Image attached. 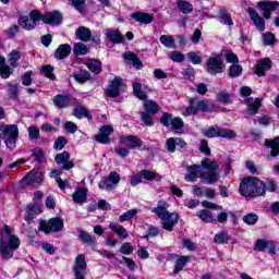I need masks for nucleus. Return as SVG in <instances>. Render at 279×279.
Masks as SVG:
<instances>
[{
	"label": "nucleus",
	"mask_w": 279,
	"mask_h": 279,
	"mask_svg": "<svg viewBox=\"0 0 279 279\" xmlns=\"http://www.w3.org/2000/svg\"><path fill=\"white\" fill-rule=\"evenodd\" d=\"M169 203L165 201H159L157 207L151 209V213H155L159 219H161V225L163 230L168 232H172L173 228H175L178 221L180 220V216L178 213H169Z\"/></svg>",
	"instance_id": "f257e3e1"
},
{
	"label": "nucleus",
	"mask_w": 279,
	"mask_h": 279,
	"mask_svg": "<svg viewBox=\"0 0 279 279\" xmlns=\"http://www.w3.org/2000/svg\"><path fill=\"white\" fill-rule=\"evenodd\" d=\"M4 232L8 234V241L0 240V256L3 260H10L13 258L15 250L21 247V240L14 233V229L10 226L4 225Z\"/></svg>",
	"instance_id": "f03ea898"
},
{
	"label": "nucleus",
	"mask_w": 279,
	"mask_h": 279,
	"mask_svg": "<svg viewBox=\"0 0 279 279\" xmlns=\"http://www.w3.org/2000/svg\"><path fill=\"white\" fill-rule=\"evenodd\" d=\"M242 197H260L265 195V182L256 177H246L240 183Z\"/></svg>",
	"instance_id": "7ed1b4c3"
},
{
	"label": "nucleus",
	"mask_w": 279,
	"mask_h": 279,
	"mask_svg": "<svg viewBox=\"0 0 279 279\" xmlns=\"http://www.w3.org/2000/svg\"><path fill=\"white\" fill-rule=\"evenodd\" d=\"M201 169H205V172L201 173V180H204L207 184H215L219 182V163L210 158H204L201 161Z\"/></svg>",
	"instance_id": "20e7f679"
},
{
	"label": "nucleus",
	"mask_w": 279,
	"mask_h": 279,
	"mask_svg": "<svg viewBox=\"0 0 279 279\" xmlns=\"http://www.w3.org/2000/svg\"><path fill=\"white\" fill-rule=\"evenodd\" d=\"M0 138H3L5 146L10 151H14L19 141V126L16 124L1 125Z\"/></svg>",
	"instance_id": "39448f33"
},
{
	"label": "nucleus",
	"mask_w": 279,
	"mask_h": 279,
	"mask_svg": "<svg viewBox=\"0 0 279 279\" xmlns=\"http://www.w3.org/2000/svg\"><path fill=\"white\" fill-rule=\"evenodd\" d=\"M40 11L32 10L28 16H21L19 20V25L26 32H32V29H36L39 21H40Z\"/></svg>",
	"instance_id": "423d86ee"
},
{
	"label": "nucleus",
	"mask_w": 279,
	"mask_h": 279,
	"mask_svg": "<svg viewBox=\"0 0 279 279\" xmlns=\"http://www.w3.org/2000/svg\"><path fill=\"white\" fill-rule=\"evenodd\" d=\"M38 230L45 234L62 232V230H64V221L62 218H51L48 222L40 220Z\"/></svg>",
	"instance_id": "0eeeda50"
},
{
	"label": "nucleus",
	"mask_w": 279,
	"mask_h": 279,
	"mask_svg": "<svg viewBox=\"0 0 279 279\" xmlns=\"http://www.w3.org/2000/svg\"><path fill=\"white\" fill-rule=\"evenodd\" d=\"M43 180H45V175L39 170H32L26 173V175L22 179L21 184L23 186H32V189H38L43 184Z\"/></svg>",
	"instance_id": "6e6552de"
},
{
	"label": "nucleus",
	"mask_w": 279,
	"mask_h": 279,
	"mask_svg": "<svg viewBox=\"0 0 279 279\" xmlns=\"http://www.w3.org/2000/svg\"><path fill=\"white\" fill-rule=\"evenodd\" d=\"M119 182H121V175L117 171H111L107 178L100 180L98 187L110 193V191H114L119 186Z\"/></svg>",
	"instance_id": "1a4fd4ad"
},
{
	"label": "nucleus",
	"mask_w": 279,
	"mask_h": 279,
	"mask_svg": "<svg viewBox=\"0 0 279 279\" xmlns=\"http://www.w3.org/2000/svg\"><path fill=\"white\" fill-rule=\"evenodd\" d=\"M226 64L221 60V56L211 54L207 60V73H223Z\"/></svg>",
	"instance_id": "9d476101"
},
{
	"label": "nucleus",
	"mask_w": 279,
	"mask_h": 279,
	"mask_svg": "<svg viewBox=\"0 0 279 279\" xmlns=\"http://www.w3.org/2000/svg\"><path fill=\"white\" fill-rule=\"evenodd\" d=\"M86 256L84 254L77 255L73 266L74 279H86Z\"/></svg>",
	"instance_id": "9b49d317"
},
{
	"label": "nucleus",
	"mask_w": 279,
	"mask_h": 279,
	"mask_svg": "<svg viewBox=\"0 0 279 279\" xmlns=\"http://www.w3.org/2000/svg\"><path fill=\"white\" fill-rule=\"evenodd\" d=\"M40 21L46 25H61L62 24V13L60 11H51L46 13H40Z\"/></svg>",
	"instance_id": "f8f14e48"
},
{
	"label": "nucleus",
	"mask_w": 279,
	"mask_h": 279,
	"mask_svg": "<svg viewBox=\"0 0 279 279\" xmlns=\"http://www.w3.org/2000/svg\"><path fill=\"white\" fill-rule=\"evenodd\" d=\"M54 161L57 162V165L61 166V169H63V171H71V169L75 167V163L71 161V155L69 154V151L58 154L54 157Z\"/></svg>",
	"instance_id": "ddd939ff"
},
{
	"label": "nucleus",
	"mask_w": 279,
	"mask_h": 279,
	"mask_svg": "<svg viewBox=\"0 0 279 279\" xmlns=\"http://www.w3.org/2000/svg\"><path fill=\"white\" fill-rule=\"evenodd\" d=\"M123 88H125L123 78L116 77L107 88V95L111 98L119 97V95L121 94V89Z\"/></svg>",
	"instance_id": "4468645a"
},
{
	"label": "nucleus",
	"mask_w": 279,
	"mask_h": 279,
	"mask_svg": "<svg viewBox=\"0 0 279 279\" xmlns=\"http://www.w3.org/2000/svg\"><path fill=\"white\" fill-rule=\"evenodd\" d=\"M120 143L128 147V149H136L137 147H143V140L134 135L121 136Z\"/></svg>",
	"instance_id": "2eb2a0df"
},
{
	"label": "nucleus",
	"mask_w": 279,
	"mask_h": 279,
	"mask_svg": "<svg viewBox=\"0 0 279 279\" xmlns=\"http://www.w3.org/2000/svg\"><path fill=\"white\" fill-rule=\"evenodd\" d=\"M246 12L253 21V24L255 25L256 29L259 32H265V20L254 10V8H247Z\"/></svg>",
	"instance_id": "dca6fc26"
},
{
	"label": "nucleus",
	"mask_w": 279,
	"mask_h": 279,
	"mask_svg": "<svg viewBox=\"0 0 279 279\" xmlns=\"http://www.w3.org/2000/svg\"><path fill=\"white\" fill-rule=\"evenodd\" d=\"M257 5L263 11L264 19H271V12L278 8V1H260Z\"/></svg>",
	"instance_id": "f3484780"
},
{
	"label": "nucleus",
	"mask_w": 279,
	"mask_h": 279,
	"mask_svg": "<svg viewBox=\"0 0 279 279\" xmlns=\"http://www.w3.org/2000/svg\"><path fill=\"white\" fill-rule=\"evenodd\" d=\"M52 101L56 108L64 109L71 106V101H73V97L69 94H58L57 96L53 97Z\"/></svg>",
	"instance_id": "a211bd4d"
},
{
	"label": "nucleus",
	"mask_w": 279,
	"mask_h": 279,
	"mask_svg": "<svg viewBox=\"0 0 279 279\" xmlns=\"http://www.w3.org/2000/svg\"><path fill=\"white\" fill-rule=\"evenodd\" d=\"M186 170L187 174L184 177L186 182H196L197 178H202L201 175L204 173L202 166L198 165L189 166Z\"/></svg>",
	"instance_id": "6ab92c4d"
},
{
	"label": "nucleus",
	"mask_w": 279,
	"mask_h": 279,
	"mask_svg": "<svg viewBox=\"0 0 279 279\" xmlns=\"http://www.w3.org/2000/svg\"><path fill=\"white\" fill-rule=\"evenodd\" d=\"M113 130L110 125H104L100 128V134L96 135L95 138L97 143H102V145H108L110 143V134Z\"/></svg>",
	"instance_id": "aec40b11"
},
{
	"label": "nucleus",
	"mask_w": 279,
	"mask_h": 279,
	"mask_svg": "<svg viewBox=\"0 0 279 279\" xmlns=\"http://www.w3.org/2000/svg\"><path fill=\"white\" fill-rule=\"evenodd\" d=\"M71 56V46L69 44H62L54 51L56 60H66Z\"/></svg>",
	"instance_id": "412c9836"
},
{
	"label": "nucleus",
	"mask_w": 279,
	"mask_h": 279,
	"mask_svg": "<svg viewBox=\"0 0 279 279\" xmlns=\"http://www.w3.org/2000/svg\"><path fill=\"white\" fill-rule=\"evenodd\" d=\"M269 69H271V60L265 58L256 64L255 73L258 75V77H263L265 72L269 71Z\"/></svg>",
	"instance_id": "4be33fe9"
},
{
	"label": "nucleus",
	"mask_w": 279,
	"mask_h": 279,
	"mask_svg": "<svg viewBox=\"0 0 279 279\" xmlns=\"http://www.w3.org/2000/svg\"><path fill=\"white\" fill-rule=\"evenodd\" d=\"M131 17L134 19L137 23H141L142 25H149L150 23H154V15L143 12H136L131 15Z\"/></svg>",
	"instance_id": "5701e85b"
},
{
	"label": "nucleus",
	"mask_w": 279,
	"mask_h": 279,
	"mask_svg": "<svg viewBox=\"0 0 279 279\" xmlns=\"http://www.w3.org/2000/svg\"><path fill=\"white\" fill-rule=\"evenodd\" d=\"M105 36L110 40V43H113L114 45H119V43H123V36L121 33L117 29L108 28L105 31Z\"/></svg>",
	"instance_id": "b1692460"
},
{
	"label": "nucleus",
	"mask_w": 279,
	"mask_h": 279,
	"mask_svg": "<svg viewBox=\"0 0 279 279\" xmlns=\"http://www.w3.org/2000/svg\"><path fill=\"white\" fill-rule=\"evenodd\" d=\"M123 59L126 60L128 62H133V66L137 71H141V69H143V62L138 60V56H136V53L132 51L124 52Z\"/></svg>",
	"instance_id": "393cba45"
},
{
	"label": "nucleus",
	"mask_w": 279,
	"mask_h": 279,
	"mask_svg": "<svg viewBox=\"0 0 279 279\" xmlns=\"http://www.w3.org/2000/svg\"><path fill=\"white\" fill-rule=\"evenodd\" d=\"M265 145L268 147V149H270L271 158L279 156V136L275 137L274 140H266Z\"/></svg>",
	"instance_id": "a878e982"
},
{
	"label": "nucleus",
	"mask_w": 279,
	"mask_h": 279,
	"mask_svg": "<svg viewBox=\"0 0 279 279\" xmlns=\"http://www.w3.org/2000/svg\"><path fill=\"white\" fill-rule=\"evenodd\" d=\"M75 34L76 38L82 40V43H88L90 40V36H93V33L89 31V28L85 26H80Z\"/></svg>",
	"instance_id": "bb28decb"
},
{
	"label": "nucleus",
	"mask_w": 279,
	"mask_h": 279,
	"mask_svg": "<svg viewBox=\"0 0 279 279\" xmlns=\"http://www.w3.org/2000/svg\"><path fill=\"white\" fill-rule=\"evenodd\" d=\"M109 228L111 229V232H114V234H117L120 239H128V236H130V234H128V230H125L124 227L119 223L111 222Z\"/></svg>",
	"instance_id": "cd10ccee"
},
{
	"label": "nucleus",
	"mask_w": 279,
	"mask_h": 279,
	"mask_svg": "<svg viewBox=\"0 0 279 279\" xmlns=\"http://www.w3.org/2000/svg\"><path fill=\"white\" fill-rule=\"evenodd\" d=\"M143 106L144 110H146L145 112H148L150 114H158V112H160V106H158L157 101L145 100Z\"/></svg>",
	"instance_id": "c85d7f7f"
},
{
	"label": "nucleus",
	"mask_w": 279,
	"mask_h": 279,
	"mask_svg": "<svg viewBox=\"0 0 279 279\" xmlns=\"http://www.w3.org/2000/svg\"><path fill=\"white\" fill-rule=\"evenodd\" d=\"M250 99H252V98H245L244 102L247 106L248 113L252 117H254V114H258V108H260L262 102H260V100L258 98H256L254 102L250 104Z\"/></svg>",
	"instance_id": "c756f323"
},
{
	"label": "nucleus",
	"mask_w": 279,
	"mask_h": 279,
	"mask_svg": "<svg viewBox=\"0 0 279 279\" xmlns=\"http://www.w3.org/2000/svg\"><path fill=\"white\" fill-rule=\"evenodd\" d=\"M86 66L92 71V73H95L96 75H99L101 73V61L98 59H88L86 61Z\"/></svg>",
	"instance_id": "7c9ffc66"
},
{
	"label": "nucleus",
	"mask_w": 279,
	"mask_h": 279,
	"mask_svg": "<svg viewBox=\"0 0 279 279\" xmlns=\"http://www.w3.org/2000/svg\"><path fill=\"white\" fill-rule=\"evenodd\" d=\"M73 114H74V117H76V119H84V117L86 119H93V116H90V113H88V109L81 105H77L74 108Z\"/></svg>",
	"instance_id": "2f4dec72"
},
{
	"label": "nucleus",
	"mask_w": 279,
	"mask_h": 279,
	"mask_svg": "<svg viewBox=\"0 0 279 279\" xmlns=\"http://www.w3.org/2000/svg\"><path fill=\"white\" fill-rule=\"evenodd\" d=\"M86 197H88V193L84 189H78L72 194V199L75 204H84V202H86Z\"/></svg>",
	"instance_id": "473e14b6"
},
{
	"label": "nucleus",
	"mask_w": 279,
	"mask_h": 279,
	"mask_svg": "<svg viewBox=\"0 0 279 279\" xmlns=\"http://www.w3.org/2000/svg\"><path fill=\"white\" fill-rule=\"evenodd\" d=\"M177 8L182 14H191V12H193V4L185 0H179L177 2Z\"/></svg>",
	"instance_id": "72a5a7b5"
},
{
	"label": "nucleus",
	"mask_w": 279,
	"mask_h": 279,
	"mask_svg": "<svg viewBox=\"0 0 279 279\" xmlns=\"http://www.w3.org/2000/svg\"><path fill=\"white\" fill-rule=\"evenodd\" d=\"M196 101V108L201 112H210L211 110H215V105L210 104L208 100H195Z\"/></svg>",
	"instance_id": "f704fd0d"
},
{
	"label": "nucleus",
	"mask_w": 279,
	"mask_h": 279,
	"mask_svg": "<svg viewBox=\"0 0 279 279\" xmlns=\"http://www.w3.org/2000/svg\"><path fill=\"white\" fill-rule=\"evenodd\" d=\"M159 41L166 49H175L177 47L175 39L169 35H161Z\"/></svg>",
	"instance_id": "c9c22d12"
},
{
	"label": "nucleus",
	"mask_w": 279,
	"mask_h": 279,
	"mask_svg": "<svg viewBox=\"0 0 279 279\" xmlns=\"http://www.w3.org/2000/svg\"><path fill=\"white\" fill-rule=\"evenodd\" d=\"M197 217L205 223H215V216L208 209H203L197 213Z\"/></svg>",
	"instance_id": "e433bc0d"
},
{
	"label": "nucleus",
	"mask_w": 279,
	"mask_h": 279,
	"mask_svg": "<svg viewBox=\"0 0 279 279\" xmlns=\"http://www.w3.org/2000/svg\"><path fill=\"white\" fill-rule=\"evenodd\" d=\"M218 138L232 141V138H236V133L230 129L218 128Z\"/></svg>",
	"instance_id": "4c0bfd02"
},
{
	"label": "nucleus",
	"mask_w": 279,
	"mask_h": 279,
	"mask_svg": "<svg viewBox=\"0 0 279 279\" xmlns=\"http://www.w3.org/2000/svg\"><path fill=\"white\" fill-rule=\"evenodd\" d=\"M0 75L3 80H8L12 75V69L5 64V58L0 57Z\"/></svg>",
	"instance_id": "58836bf2"
},
{
	"label": "nucleus",
	"mask_w": 279,
	"mask_h": 279,
	"mask_svg": "<svg viewBox=\"0 0 279 279\" xmlns=\"http://www.w3.org/2000/svg\"><path fill=\"white\" fill-rule=\"evenodd\" d=\"M214 241L218 245H223V244L230 242V235L226 231H220V232L216 233Z\"/></svg>",
	"instance_id": "ea45409f"
},
{
	"label": "nucleus",
	"mask_w": 279,
	"mask_h": 279,
	"mask_svg": "<svg viewBox=\"0 0 279 279\" xmlns=\"http://www.w3.org/2000/svg\"><path fill=\"white\" fill-rule=\"evenodd\" d=\"M141 172H142V178H144V180H147L148 182H151L154 180H158V182H160V180H162V177L156 173L155 171L142 170Z\"/></svg>",
	"instance_id": "a19ab883"
},
{
	"label": "nucleus",
	"mask_w": 279,
	"mask_h": 279,
	"mask_svg": "<svg viewBox=\"0 0 279 279\" xmlns=\"http://www.w3.org/2000/svg\"><path fill=\"white\" fill-rule=\"evenodd\" d=\"M74 78L76 82H80V84H84L90 80V72L86 70H80L78 72L74 73Z\"/></svg>",
	"instance_id": "79ce46f5"
},
{
	"label": "nucleus",
	"mask_w": 279,
	"mask_h": 279,
	"mask_svg": "<svg viewBox=\"0 0 279 279\" xmlns=\"http://www.w3.org/2000/svg\"><path fill=\"white\" fill-rule=\"evenodd\" d=\"M78 239H81L83 243H88V245H95V236L90 235L88 232L82 229H78Z\"/></svg>",
	"instance_id": "37998d69"
},
{
	"label": "nucleus",
	"mask_w": 279,
	"mask_h": 279,
	"mask_svg": "<svg viewBox=\"0 0 279 279\" xmlns=\"http://www.w3.org/2000/svg\"><path fill=\"white\" fill-rule=\"evenodd\" d=\"M219 19L221 20V23L223 25L232 26L234 25V22L232 21V17L228 14V10L225 8H221L219 11Z\"/></svg>",
	"instance_id": "c03bdc74"
},
{
	"label": "nucleus",
	"mask_w": 279,
	"mask_h": 279,
	"mask_svg": "<svg viewBox=\"0 0 279 279\" xmlns=\"http://www.w3.org/2000/svg\"><path fill=\"white\" fill-rule=\"evenodd\" d=\"M21 60V52L19 50H12L9 53V64L12 69H16L19 66L17 62Z\"/></svg>",
	"instance_id": "a18cd8bd"
},
{
	"label": "nucleus",
	"mask_w": 279,
	"mask_h": 279,
	"mask_svg": "<svg viewBox=\"0 0 279 279\" xmlns=\"http://www.w3.org/2000/svg\"><path fill=\"white\" fill-rule=\"evenodd\" d=\"M143 84L141 83H133V93L137 99H141L142 101H145L147 99V94L145 92H142Z\"/></svg>",
	"instance_id": "49530a36"
},
{
	"label": "nucleus",
	"mask_w": 279,
	"mask_h": 279,
	"mask_svg": "<svg viewBox=\"0 0 279 279\" xmlns=\"http://www.w3.org/2000/svg\"><path fill=\"white\" fill-rule=\"evenodd\" d=\"M136 215H138V209H136V208L130 209L126 213L119 216V221H120V223L130 221V219H134V217H136Z\"/></svg>",
	"instance_id": "de8ad7c7"
},
{
	"label": "nucleus",
	"mask_w": 279,
	"mask_h": 279,
	"mask_svg": "<svg viewBox=\"0 0 279 279\" xmlns=\"http://www.w3.org/2000/svg\"><path fill=\"white\" fill-rule=\"evenodd\" d=\"M189 263V257L181 256L175 260L174 270L173 274H180L182 269H184V266Z\"/></svg>",
	"instance_id": "09e8293b"
},
{
	"label": "nucleus",
	"mask_w": 279,
	"mask_h": 279,
	"mask_svg": "<svg viewBox=\"0 0 279 279\" xmlns=\"http://www.w3.org/2000/svg\"><path fill=\"white\" fill-rule=\"evenodd\" d=\"M75 56H86L88 53V46L82 43H77L73 47Z\"/></svg>",
	"instance_id": "8fccbe9b"
},
{
	"label": "nucleus",
	"mask_w": 279,
	"mask_h": 279,
	"mask_svg": "<svg viewBox=\"0 0 279 279\" xmlns=\"http://www.w3.org/2000/svg\"><path fill=\"white\" fill-rule=\"evenodd\" d=\"M168 58L172 60V62H178V63L184 62V60H186V57L184 56V53L177 50L169 52Z\"/></svg>",
	"instance_id": "3c124183"
},
{
	"label": "nucleus",
	"mask_w": 279,
	"mask_h": 279,
	"mask_svg": "<svg viewBox=\"0 0 279 279\" xmlns=\"http://www.w3.org/2000/svg\"><path fill=\"white\" fill-rule=\"evenodd\" d=\"M242 221L246 223V226H256L258 223V215L251 213L243 216Z\"/></svg>",
	"instance_id": "603ef678"
},
{
	"label": "nucleus",
	"mask_w": 279,
	"mask_h": 279,
	"mask_svg": "<svg viewBox=\"0 0 279 279\" xmlns=\"http://www.w3.org/2000/svg\"><path fill=\"white\" fill-rule=\"evenodd\" d=\"M242 73H243V68L236 63H233L229 68V77H241Z\"/></svg>",
	"instance_id": "864d4df0"
},
{
	"label": "nucleus",
	"mask_w": 279,
	"mask_h": 279,
	"mask_svg": "<svg viewBox=\"0 0 279 279\" xmlns=\"http://www.w3.org/2000/svg\"><path fill=\"white\" fill-rule=\"evenodd\" d=\"M140 114L144 124H146L148 128H151V125H154V114L147 111H142Z\"/></svg>",
	"instance_id": "5fc2aeb1"
},
{
	"label": "nucleus",
	"mask_w": 279,
	"mask_h": 279,
	"mask_svg": "<svg viewBox=\"0 0 279 279\" xmlns=\"http://www.w3.org/2000/svg\"><path fill=\"white\" fill-rule=\"evenodd\" d=\"M160 123L163 128H171V123H173V116L169 112H165L160 118Z\"/></svg>",
	"instance_id": "6e6d98bb"
},
{
	"label": "nucleus",
	"mask_w": 279,
	"mask_h": 279,
	"mask_svg": "<svg viewBox=\"0 0 279 279\" xmlns=\"http://www.w3.org/2000/svg\"><path fill=\"white\" fill-rule=\"evenodd\" d=\"M263 43L265 47L274 45L276 43V35L274 33H265L263 35Z\"/></svg>",
	"instance_id": "4d7b16f0"
},
{
	"label": "nucleus",
	"mask_w": 279,
	"mask_h": 279,
	"mask_svg": "<svg viewBox=\"0 0 279 279\" xmlns=\"http://www.w3.org/2000/svg\"><path fill=\"white\" fill-rule=\"evenodd\" d=\"M66 143H69V141H66V137L64 136H59L53 144L54 149H57L58 151H62L63 147H66Z\"/></svg>",
	"instance_id": "13d9d810"
},
{
	"label": "nucleus",
	"mask_w": 279,
	"mask_h": 279,
	"mask_svg": "<svg viewBox=\"0 0 279 279\" xmlns=\"http://www.w3.org/2000/svg\"><path fill=\"white\" fill-rule=\"evenodd\" d=\"M28 138L31 141L40 138V130H38V126L33 125L28 128Z\"/></svg>",
	"instance_id": "bf43d9fd"
},
{
	"label": "nucleus",
	"mask_w": 279,
	"mask_h": 279,
	"mask_svg": "<svg viewBox=\"0 0 279 279\" xmlns=\"http://www.w3.org/2000/svg\"><path fill=\"white\" fill-rule=\"evenodd\" d=\"M206 138H217L219 137V126H211L205 131Z\"/></svg>",
	"instance_id": "052dcab7"
},
{
	"label": "nucleus",
	"mask_w": 279,
	"mask_h": 279,
	"mask_svg": "<svg viewBox=\"0 0 279 279\" xmlns=\"http://www.w3.org/2000/svg\"><path fill=\"white\" fill-rule=\"evenodd\" d=\"M216 97L220 104H230L231 101V96L228 92H219Z\"/></svg>",
	"instance_id": "680f3d73"
},
{
	"label": "nucleus",
	"mask_w": 279,
	"mask_h": 279,
	"mask_svg": "<svg viewBox=\"0 0 279 279\" xmlns=\"http://www.w3.org/2000/svg\"><path fill=\"white\" fill-rule=\"evenodd\" d=\"M134 252V247L130 242L123 243L120 247V253L124 254L125 256H130Z\"/></svg>",
	"instance_id": "e2e57ef3"
},
{
	"label": "nucleus",
	"mask_w": 279,
	"mask_h": 279,
	"mask_svg": "<svg viewBox=\"0 0 279 279\" xmlns=\"http://www.w3.org/2000/svg\"><path fill=\"white\" fill-rule=\"evenodd\" d=\"M43 73L48 77V80H56V74H53V66L44 65L41 68Z\"/></svg>",
	"instance_id": "0e129e2a"
},
{
	"label": "nucleus",
	"mask_w": 279,
	"mask_h": 279,
	"mask_svg": "<svg viewBox=\"0 0 279 279\" xmlns=\"http://www.w3.org/2000/svg\"><path fill=\"white\" fill-rule=\"evenodd\" d=\"M175 146H177L175 137H170L166 141V147L170 154H175Z\"/></svg>",
	"instance_id": "69168bd1"
},
{
	"label": "nucleus",
	"mask_w": 279,
	"mask_h": 279,
	"mask_svg": "<svg viewBox=\"0 0 279 279\" xmlns=\"http://www.w3.org/2000/svg\"><path fill=\"white\" fill-rule=\"evenodd\" d=\"M33 156L35 157L36 162H45V151L40 148H35L33 150Z\"/></svg>",
	"instance_id": "338daca9"
},
{
	"label": "nucleus",
	"mask_w": 279,
	"mask_h": 279,
	"mask_svg": "<svg viewBox=\"0 0 279 279\" xmlns=\"http://www.w3.org/2000/svg\"><path fill=\"white\" fill-rule=\"evenodd\" d=\"M199 151L201 154H204V156H210V147H208V141L201 140Z\"/></svg>",
	"instance_id": "774afa93"
}]
</instances>
